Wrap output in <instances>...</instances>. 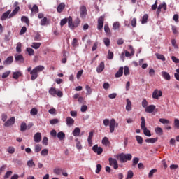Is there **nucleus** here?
Returning a JSON list of instances; mask_svg holds the SVG:
<instances>
[{"mask_svg":"<svg viewBox=\"0 0 179 179\" xmlns=\"http://www.w3.org/2000/svg\"><path fill=\"white\" fill-rule=\"evenodd\" d=\"M21 21L24 22V23H26V24H29L30 22L29 21V18L26 16H22L21 17Z\"/></svg>","mask_w":179,"mask_h":179,"instance_id":"45","label":"nucleus"},{"mask_svg":"<svg viewBox=\"0 0 179 179\" xmlns=\"http://www.w3.org/2000/svg\"><path fill=\"white\" fill-rule=\"evenodd\" d=\"M103 43L106 47H108L110 45V39L108 38H105L103 39Z\"/></svg>","mask_w":179,"mask_h":179,"instance_id":"62","label":"nucleus"},{"mask_svg":"<svg viewBox=\"0 0 179 179\" xmlns=\"http://www.w3.org/2000/svg\"><path fill=\"white\" fill-rule=\"evenodd\" d=\"M20 76H22V72L20 71H16L13 73V79H19Z\"/></svg>","mask_w":179,"mask_h":179,"instance_id":"32","label":"nucleus"},{"mask_svg":"<svg viewBox=\"0 0 179 179\" xmlns=\"http://www.w3.org/2000/svg\"><path fill=\"white\" fill-rule=\"evenodd\" d=\"M15 61L17 62V64H24V57H23L22 55H15Z\"/></svg>","mask_w":179,"mask_h":179,"instance_id":"8","label":"nucleus"},{"mask_svg":"<svg viewBox=\"0 0 179 179\" xmlns=\"http://www.w3.org/2000/svg\"><path fill=\"white\" fill-rule=\"evenodd\" d=\"M114 58V53L110 50L108 52V59H113Z\"/></svg>","mask_w":179,"mask_h":179,"instance_id":"56","label":"nucleus"},{"mask_svg":"<svg viewBox=\"0 0 179 179\" xmlns=\"http://www.w3.org/2000/svg\"><path fill=\"white\" fill-rule=\"evenodd\" d=\"M113 30H117V29H120V22H114L113 24Z\"/></svg>","mask_w":179,"mask_h":179,"instance_id":"53","label":"nucleus"},{"mask_svg":"<svg viewBox=\"0 0 179 179\" xmlns=\"http://www.w3.org/2000/svg\"><path fill=\"white\" fill-rule=\"evenodd\" d=\"M102 145H104V146H110V141H108V138L104 137L102 139Z\"/></svg>","mask_w":179,"mask_h":179,"instance_id":"31","label":"nucleus"},{"mask_svg":"<svg viewBox=\"0 0 179 179\" xmlns=\"http://www.w3.org/2000/svg\"><path fill=\"white\" fill-rule=\"evenodd\" d=\"M142 107H143V108H146L148 107V101H146L145 99L142 101Z\"/></svg>","mask_w":179,"mask_h":179,"instance_id":"63","label":"nucleus"},{"mask_svg":"<svg viewBox=\"0 0 179 179\" xmlns=\"http://www.w3.org/2000/svg\"><path fill=\"white\" fill-rule=\"evenodd\" d=\"M73 136H79L80 135V129L79 127H76L73 131Z\"/></svg>","mask_w":179,"mask_h":179,"instance_id":"29","label":"nucleus"},{"mask_svg":"<svg viewBox=\"0 0 179 179\" xmlns=\"http://www.w3.org/2000/svg\"><path fill=\"white\" fill-rule=\"evenodd\" d=\"M124 75L127 76V75H129V67L128 66H124Z\"/></svg>","mask_w":179,"mask_h":179,"instance_id":"55","label":"nucleus"},{"mask_svg":"<svg viewBox=\"0 0 179 179\" xmlns=\"http://www.w3.org/2000/svg\"><path fill=\"white\" fill-rule=\"evenodd\" d=\"M15 121H16V119L15 117H10L4 123V127H8L13 125V124H15Z\"/></svg>","mask_w":179,"mask_h":179,"instance_id":"12","label":"nucleus"},{"mask_svg":"<svg viewBox=\"0 0 179 179\" xmlns=\"http://www.w3.org/2000/svg\"><path fill=\"white\" fill-rule=\"evenodd\" d=\"M41 45V43L34 42L32 43V45H31V47H32V48H34V50H38Z\"/></svg>","mask_w":179,"mask_h":179,"instance_id":"34","label":"nucleus"},{"mask_svg":"<svg viewBox=\"0 0 179 179\" xmlns=\"http://www.w3.org/2000/svg\"><path fill=\"white\" fill-rule=\"evenodd\" d=\"M66 122L68 127H72L75 124V120L72 117H66Z\"/></svg>","mask_w":179,"mask_h":179,"instance_id":"19","label":"nucleus"},{"mask_svg":"<svg viewBox=\"0 0 179 179\" xmlns=\"http://www.w3.org/2000/svg\"><path fill=\"white\" fill-rule=\"evenodd\" d=\"M103 26H104V16H101L98 19V30H101V29H103Z\"/></svg>","mask_w":179,"mask_h":179,"instance_id":"10","label":"nucleus"},{"mask_svg":"<svg viewBox=\"0 0 179 179\" xmlns=\"http://www.w3.org/2000/svg\"><path fill=\"white\" fill-rule=\"evenodd\" d=\"M138 163H139V158L138 157H135L134 159H133V167H136V165L138 164Z\"/></svg>","mask_w":179,"mask_h":179,"instance_id":"50","label":"nucleus"},{"mask_svg":"<svg viewBox=\"0 0 179 179\" xmlns=\"http://www.w3.org/2000/svg\"><path fill=\"white\" fill-rule=\"evenodd\" d=\"M108 160H109V164L112 166V167H113L115 170H118V162L117 161V159L110 157Z\"/></svg>","mask_w":179,"mask_h":179,"instance_id":"7","label":"nucleus"},{"mask_svg":"<svg viewBox=\"0 0 179 179\" xmlns=\"http://www.w3.org/2000/svg\"><path fill=\"white\" fill-rule=\"evenodd\" d=\"M53 172L55 173V174L59 176V174H61V173H62V169H59V168H56L53 170Z\"/></svg>","mask_w":179,"mask_h":179,"instance_id":"47","label":"nucleus"},{"mask_svg":"<svg viewBox=\"0 0 179 179\" xmlns=\"http://www.w3.org/2000/svg\"><path fill=\"white\" fill-rule=\"evenodd\" d=\"M19 10H20V7H15L13 11L11 13H10L9 19H11V17L15 16L17 14V12H19Z\"/></svg>","mask_w":179,"mask_h":179,"instance_id":"25","label":"nucleus"},{"mask_svg":"<svg viewBox=\"0 0 179 179\" xmlns=\"http://www.w3.org/2000/svg\"><path fill=\"white\" fill-rule=\"evenodd\" d=\"M110 122H111V121H110V120H108V119H104L103 120V125L105 127H108V125L110 126Z\"/></svg>","mask_w":179,"mask_h":179,"instance_id":"60","label":"nucleus"},{"mask_svg":"<svg viewBox=\"0 0 179 179\" xmlns=\"http://www.w3.org/2000/svg\"><path fill=\"white\" fill-rule=\"evenodd\" d=\"M174 125L177 128V129H179V120L178 119H175Z\"/></svg>","mask_w":179,"mask_h":179,"instance_id":"64","label":"nucleus"},{"mask_svg":"<svg viewBox=\"0 0 179 179\" xmlns=\"http://www.w3.org/2000/svg\"><path fill=\"white\" fill-rule=\"evenodd\" d=\"M26 129H27V124H26L25 122L22 123L20 125L21 132H24V131H26Z\"/></svg>","mask_w":179,"mask_h":179,"instance_id":"36","label":"nucleus"},{"mask_svg":"<svg viewBox=\"0 0 179 179\" xmlns=\"http://www.w3.org/2000/svg\"><path fill=\"white\" fill-rule=\"evenodd\" d=\"M41 156H47L48 155V150L45 148L41 152Z\"/></svg>","mask_w":179,"mask_h":179,"instance_id":"61","label":"nucleus"},{"mask_svg":"<svg viewBox=\"0 0 179 179\" xmlns=\"http://www.w3.org/2000/svg\"><path fill=\"white\" fill-rule=\"evenodd\" d=\"M34 141L36 143H40L41 142V133L37 132L34 136Z\"/></svg>","mask_w":179,"mask_h":179,"instance_id":"15","label":"nucleus"},{"mask_svg":"<svg viewBox=\"0 0 179 179\" xmlns=\"http://www.w3.org/2000/svg\"><path fill=\"white\" fill-rule=\"evenodd\" d=\"M155 173H157V169H153L150 170L148 173L149 178H152V177H153V174H155Z\"/></svg>","mask_w":179,"mask_h":179,"instance_id":"39","label":"nucleus"},{"mask_svg":"<svg viewBox=\"0 0 179 179\" xmlns=\"http://www.w3.org/2000/svg\"><path fill=\"white\" fill-rule=\"evenodd\" d=\"M134 177V172L131 170L128 171L126 179H131Z\"/></svg>","mask_w":179,"mask_h":179,"instance_id":"41","label":"nucleus"},{"mask_svg":"<svg viewBox=\"0 0 179 179\" xmlns=\"http://www.w3.org/2000/svg\"><path fill=\"white\" fill-rule=\"evenodd\" d=\"M57 138L59 141H64L65 139V134L63 131L57 133Z\"/></svg>","mask_w":179,"mask_h":179,"instance_id":"30","label":"nucleus"},{"mask_svg":"<svg viewBox=\"0 0 179 179\" xmlns=\"http://www.w3.org/2000/svg\"><path fill=\"white\" fill-rule=\"evenodd\" d=\"M42 149L41 145L38 144L35 146V153H38V152H40Z\"/></svg>","mask_w":179,"mask_h":179,"instance_id":"49","label":"nucleus"},{"mask_svg":"<svg viewBox=\"0 0 179 179\" xmlns=\"http://www.w3.org/2000/svg\"><path fill=\"white\" fill-rule=\"evenodd\" d=\"M163 96V92L162 91H159V90H155L152 93V99H156V100H159V97H162Z\"/></svg>","mask_w":179,"mask_h":179,"instance_id":"9","label":"nucleus"},{"mask_svg":"<svg viewBox=\"0 0 179 179\" xmlns=\"http://www.w3.org/2000/svg\"><path fill=\"white\" fill-rule=\"evenodd\" d=\"M7 152L10 155H13L15 153V148L14 147H8L7 149Z\"/></svg>","mask_w":179,"mask_h":179,"instance_id":"52","label":"nucleus"},{"mask_svg":"<svg viewBox=\"0 0 179 179\" xmlns=\"http://www.w3.org/2000/svg\"><path fill=\"white\" fill-rule=\"evenodd\" d=\"M126 101V110L127 111H131V110H132V102H131V100H129V99H127Z\"/></svg>","mask_w":179,"mask_h":179,"instance_id":"21","label":"nucleus"},{"mask_svg":"<svg viewBox=\"0 0 179 179\" xmlns=\"http://www.w3.org/2000/svg\"><path fill=\"white\" fill-rule=\"evenodd\" d=\"M48 22V20L47 17H44L41 20V26H45Z\"/></svg>","mask_w":179,"mask_h":179,"instance_id":"37","label":"nucleus"},{"mask_svg":"<svg viewBox=\"0 0 179 179\" xmlns=\"http://www.w3.org/2000/svg\"><path fill=\"white\" fill-rule=\"evenodd\" d=\"M117 160H120V163H127V162L132 160V155L121 153L117 157Z\"/></svg>","mask_w":179,"mask_h":179,"instance_id":"2","label":"nucleus"},{"mask_svg":"<svg viewBox=\"0 0 179 179\" xmlns=\"http://www.w3.org/2000/svg\"><path fill=\"white\" fill-rule=\"evenodd\" d=\"M155 133L157 135H159V136H161L163 135V129H162V127H157L155 129Z\"/></svg>","mask_w":179,"mask_h":179,"instance_id":"35","label":"nucleus"},{"mask_svg":"<svg viewBox=\"0 0 179 179\" xmlns=\"http://www.w3.org/2000/svg\"><path fill=\"white\" fill-rule=\"evenodd\" d=\"M149 16H148L147 14L144 15L141 21L142 24H145V23H148V19Z\"/></svg>","mask_w":179,"mask_h":179,"instance_id":"44","label":"nucleus"},{"mask_svg":"<svg viewBox=\"0 0 179 179\" xmlns=\"http://www.w3.org/2000/svg\"><path fill=\"white\" fill-rule=\"evenodd\" d=\"M49 94H51V96H53L54 97H55V96H58V97H62V96H64L62 92L57 90V89L54 87H51L49 90Z\"/></svg>","mask_w":179,"mask_h":179,"instance_id":"5","label":"nucleus"},{"mask_svg":"<svg viewBox=\"0 0 179 179\" xmlns=\"http://www.w3.org/2000/svg\"><path fill=\"white\" fill-rule=\"evenodd\" d=\"M12 12V10H8L6 12H5L4 13H3V15L1 17V20H6L8 19V17H9L10 13Z\"/></svg>","mask_w":179,"mask_h":179,"instance_id":"17","label":"nucleus"},{"mask_svg":"<svg viewBox=\"0 0 179 179\" xmlns=\"http://www.w3.org/2000/svg\"><path fill=\"white\" fill-rule=\"evenodd\" d=\"M159 122H161V124H170V121L169 120L163 118L159 119Z\"/></svg>","mask_w":179,"mask_h":179,"instance_id":"58","label":"nucleus"},{"mask_svg":"<svg viewBox=\"0 0 179 179\" xmlns=\"http://www.w3.org/2000/svg\"><path fill=\"white\" fill-rule=\"evenodd\" d=\"M66 23H68V18H64L61 20L60 25L62 27V26H65V24H66Z\"/></svg>","mask_w":179,"mask_h":179,"instance_id":"57","label":"nucleus"},{"mask_svg":"<svg viewBox=\"0 0 179 179\" xmlns=\"http://www.w3.org/2000/svg\"><path fill=\"white\" fill-rule=\"evenodd\" d=\"M80 23V20H79V18H76L74 22H73L72 20V17L69 16L68 17V24H69V27H70V29H75V27H78V26H79Z\"/></svg>","mask_w":179,"mask_h":179,"instance_id":"3","label":"nucleus"},{"mask_svg":"<svg viewBox=\"0 0 179 179\" xmlns=\"http://www.w3.org/2000/svg\"><path fill=\"white\" fill-rule=\"evenodd\" d=\"M80 17L83 19H85L87 15V10H86V6H82L80 8Z\"/></svg>","mask_w":179,"mask_h":179,"instance_id":"13","label":"nucleus"},{"mask_svg":"<svg viewBox=\"0 0 179 179\" xmlns=\"http://www.w3.org/2000/svg\"><path fill=\"white\" fill-rule=\"evenodd\" d=\"M65 9V3H61L57 8L58 13H61Z\"/></svg>","mask_w":179,"mask_h":179,"instance_id":"26","label":"nucleus"},{"mask_svg":"<svg viewBox=\"0 0 179 179\" xmlns=\"http://www.w3.org/2000/svg\"><path fill=\"white\" fill-rule=\"evenodd\" d=\"M124 75V67H120L117 72L115 73V78H121Z\"/></svg>","mask_w":179,"mask_h":179,"instance_id":"22","label":"nucleus"},{"mask_svg":"<svg viewBox=\"0 0 179 179\" xmlns=\"http://www.w3.org/2000/svg\"><path fill=\"white\" fill-rule=\"evenodd\" d=\"M9 75H10V71H6L5 73H3L2 74L1 77L3 79H5L6 78H8V76H9Z\"/></svg>","mask_w":179,"mask_h":179,"instance_id":"59","label":"nucleus"},{"mask_svg":"<svg viewBox=\"0 0 179 179\" xmlns=\"http://www.w3.org/2000/svg\"><path fill=\"white\" fill-rule=\"evenodd\" d=\"M13 62V56H9L3 62V65H10Z\"/></svg>","mask_w":179,"mask_h":179,"instance_id":"20","label":"nucleus"},{"mask_svg":"<svg viewBox=\"0 0 179 179\" xmlns=\"http://www.w3.org/2000/svg\"><path fill=\"white\" fill-rule=\"evenodd\" d=\"M155 55L158 59H161V61H166V57H164L163 55L156 53Z\"/></svg>","mask_w":179,"mask_h":179,"instance_id":"43","label":"nucleus"},{"mask_svg":"<svg viewBox=\"0 0 179 179\" xmlns=\"http://www.w3.org/2000/svg\"><path fill=\"white\" fill-rule=\"evenodd\" d=\"M27 165L28 167H36V164L33 162V159L27 161Z\"/></svg>","mask_w":179,"mask_h":179,"instance_id":"38","label":"nucleus"},{"mask_svg":"<svg viewBox=\"0 0 179 179\" xmlns=\"http://www.w3.org/2000/svg\"><path fill=\"white\" fill-rule=\"evenodd\" d=\"M44 70V66H38L35 67L31 72L30 74L31 76V79L32 80H36L38 76V72H41L42 71Z\"/></svg>","mask_w":179,"mask_h":179,"instance_id":"1","label":"nucleus"},{"mask_svg":"<svg viewBox=\"0 0 179 179\" xmlns=\"http://www.w3.org/2000/svg\"><path fill=\"white\" fill-rule=\"evenodd\" d=\"M104 31L108 34H111V31H110V27H108V24H106L104 25Z\"/></svg>","mask_w":179,"mask_h":179,"instance_id":"48","label":"nucleus"},{"mask_svg":"<svg viewBox=\"0 0 179 179\" xmlns=\"http://www.w3.org/2000/svg\"><path fill=\"white\" fill-rule=\"evenodd\" d=\"M27 51L29 54V55H34V50L31 48H27Z\"/></svg>","mask_w":179,"mask_h":179,"instance_id":"51","label":"nucleus"},{"mask_svg":"<svg viewBox=\"0 0 179 179\" xmlns=\"http://www.w3.org/2000/svg\"><path fill=\"white\" fill-rule=\"evenodd\" d=\"M159 138H147L145 139L146 143H156V141H158Z\"/></svg>","mask_w":179,"mask_h":179,"instance_id":"33","label":"nucleus"},{"mask_svg":"<svg viewBox=\"0 0 179 179\" xmlns=\"http://www.w3.org/2000/svg\"><path fill=\"white\" fill-rule=\"evenodd\" d=\"M93 135H94L93 131L90 132L88 138H87V142H88L89 146L93 145Z\"/></svg>","mask_w":179,"mask_h":179,"instance_id":"18","label":"nucleus"},{"mask_svg":"<svg viewBox=\"0 0 179 179\" xmlns=\"http://www.w3.org/2000/svg\"><path fill=\"white\" fill-rule=\"evenodd\" d=\"M16 51L17 52H22V43L20 42L17 43Z\"/></svg>","mask_w":179,"mask_h":179,"instance_id":"46","label":"nucleus"},{"mask_svg":"<svg viewBox=\"0 0 179 179\" xmlns=\"http://www.w3.org/2000/svg\"><path fill=\"white\" fill-rule=\"evenodd\" d=\"M115 127H118V123L115 122V119H111L109 125L110 134H113V132H114Z\"/></svg>","mask_w":179,"mask_h":179,"instance_id":"6","label":"nucleus"},{"mask_svg":"<svg viewBox=\"0 0 179 179\" xmlns=\"http://www.w3.org/2000/svg\"><path fill=\"white\" fill-rule=\"evenodd\" d=\"M29 9L31 11V13H34L35 15L36 13H38V12H39L38 6H37V5H36V4H34L32 8L29 7Z\"/></svg>","mask_w":179,"mask_h":179,"instance_id":"27","label":"nucleus"},{"mask_svg":"<svg viewBox=\"0 0 179 179\" xmlns=\"http://www.w3.org/2000/svg\"><path fill=\"white\" fill-rule=\"evenodd\" d=\"M141 129H143L144 135H145V136H152L150 130L148 129V128H146V126L145 125V117H141Z\"/></svg>","mask_w":179,"mask_h":179,"instance_id":"4","label":"nucleus"},{"mask_svg":"<svg viewBox=\"0 0 179 179\" xmlns=\"http://www.w3.org/2000/svg\"><path fill=\"white\" fill-rule=\"evenodd\" d=\"M162 9H164V10H167V6L164 2L158 6L157 9V15H160V12H162Z\"/></svg>","mask_w":179,"mask_h":179,"instance_id":"14","label":"nucleus"},{"mask_svg":"<svg viewBox=\"0 0 179 179\" xmlns=\"http://www.w3.org/2000/svg\"><path fill=\"white\" fill-rule=\"evenodd\" d=\"M31 115H37L38 114V110L36 108H33L30 111Z\"/></svg>","mask_w":179,"mask_h":179,"instance_id":"42","label":"nucleus"},{"mask_svg":"<svg viewBox=\"0 0 179 179\" xmlns=\"http://www.w3.org/2000/svg\"><path fill=\"white\" fill-rule=\"evenodd\" d=\"M156 109V106L155 105H150L146 107L145 109V113H152Z\"/></svg>","mask_w":179,"mask_h":179,"instance_id":"16","label":"nucleus"},{"mask_svg":"<svg viewBox=\"0 0 179 179\" xmlns=\"http://www.w3.org/2000/svg\"><path fill=\"white\" fill-rule=\"evenodd\" d=\"M85 89L87 90L86 94L90 95L92 94V88L89 85H86Z\"/></svg>","mask_w":179,"mask_h":179,"instance_id":"54","label":"nucleus"},{"mask_svg":"<svg viewBox=\"0 0 179 179\" xmlns=\"http://www.w3.org/2000/svg\"><path fill=\"white\" fill-rule=\"evenodd\" d=\"M136 139L138 143H139V145H142V143H143V138H142V136H136Z\"/></svg>","mask_w":179,"mask_h":179,"instance_id":"40","label":"nucleus"},{"mask_svg":"<svg viewBox=\"0 0 179 179\" xmlns=\"http://www.w3.org/2000/svg\"><path fill=\"white\" fill-rule=\"evenodd\" d=\"M129 50H131V53H129V52L128 51H126L125 52L126 57H131V55H134L135 54V51L134 50V48L132 47V45H129Z\"/></svg>","mask_w":179,"mask_h":179,"instance_id":"23","label":"nucleus"},{"mask_svg":"<svg viewBox=\"0 0 179 179\" xmlns=\"http://www.w3.org/2000/svg\"><path fill=\"white\" fill-rule=\"evenodd\" d=\"M92 150L94 153H97V155H101V153H103V148L99 147L97 145L92 147Z\"/></svg>","mask_w":179,"mask_h":179,"instance_id":"11","label":"nucleus"},{"mask_svg":"<svg viewBox=\"0 0 179 179\" xmlns=\"http://www.w3.org/2000/svg\"><path fill=\"white\" fill-rule=\"evenodd\" d=\"M103 71H104V62H101L99 65L98 66V67L96 68V71L100 73L101 72H103Z\"/></svg>","mask_w":179,"mask_h":179,"instance_id":"24","label":"nucleus"},{"mask_svg":"<svg viewBox=\"0 0 179 179\" xmlns=\"http://www.w3.org/2000/svg\"><path fill=\"white\" fill-rule=\"evenodd\" d=\"M162 76L166 80H170L171 79V77L170 76V74L166 71L162 72Z\"/></svg>","mask_w":179,"mask_h":179,"instance_id":"28","label":"nucleus"}]
</instances>
